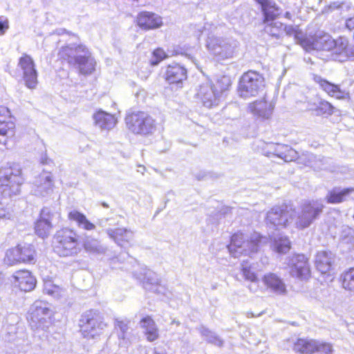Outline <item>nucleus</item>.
Listing matches in <instances>:
<instances>
[{"label": "nucleus", "mask_w": 354, "mask_h": 354, "mask_svg": "<svg viewBox=\"0 0 354 354\" xmlns=\"http://www.w3.org/2000/svg\"><path fill=\"white\" fill-rule=\"evenodd\" d=\"M15 123L13 120L7 121L1 125L2 131H0V136L3 137V140L0 139V142H3L4 145H7L8 138L14 136Z\"/></svg>", "instance_id": "45"}, {"label": "nucleus", "mask_w": 354, "mask_h": 354, "mask_svg": "<svg viewBox=\"0 0 354 354\" xmlns=\"http://www.w3.org/2000/svg\"><path fill=\"white\" fill-rule=\"evenodd\" d=\"M341 281L345 290L354 293V268L344 272L341 276Z\"/></svg>", "instance_id": "44"}, {"label": "nucleus", "mask_w": 354, "mask_h": 354, "mask_svg": "<svg viewBox=\"0 0 354 354\" xmlns=\"http://www.w3.org/2000/svg\"><path fill=\"white\" fill-rule=\"evenodd\" d=\"M9 29V21L4 16L0 17V35H3Z\"/></svg>", "instance_id": "53"}, {"label": "nucleus", "mask_w": 354, "mask_h": 354, "mask_svg": "<svg viewBox=\"0 0 354 354\" xmlns=\"http://www.w3.org/2000/svg\"><path fill=\"white\" fill-rule=\"evenodd\" d=\"M61 214L54 206H45L39 212V217L46 221L50 222L53 225L55 221H58Z\"/></svg>", "instance_id": "37"}, {"label": "nucleus", "mask_w": 354, "mask_h": 354, "mask_svg": "<svg viewBox=\"0 0 354 354\" xmlns=\"http://www.w3.org/2000/svg\"><path fill=\"white\" fill-rule=\"evenodd\" d=\"M243 277L245 280L250 281L251 283L259 282L256 273L252 270L251 266L247 261H243L241 264Z\"/></svg>", "instance_id": "48"}, {"label": "nucleus", "mask_w": 354, "mask_h": 354, "mask_svg": "<svg viewBox=\"0 0 354 354\" xmlns=\"http://www.w3.org/2000/svg\"><path fill=\"white\" fill-rule=\"evenodd\" d=\"M242 245H226V248L232 256L237 258L245 250L244 248H242Z\"/></svg>", "instance_id": "52"}, {"label": "nucleus", "mask_w": 354, "mask_h": 354, "mask_svg": "<svg viewBox=\"0 0 354 354\" xmlns=\"http://www.w3.org/2000/svg\"><path fill=\"white\" fill-rule=\"evenodd\" d=\"M274 156L282 159L284 162H291L297 158V151L289 145L277 143Z\"/></svg>", "instance_id": "31"}, {"label": "nucleus", "mask_w": 354, "mask_h": 354, "mask_svg": "<svg viewBox=\"0 0 354 354\" xmlns=\"http://www.w3.org/2000/svg\"><path fill=\"white\" fill-rule=\"evenodd\" d=\"M283 32L289 37H293L295 41L303 47V41L308 39L297 26H283Z\"/></svg>", "instance_id": "40"}, {"label": "nucleus", "mask_w": 354, "mask_h": 354, "mask_svg": "<svg viewBox=\"0 0 354 354\" xmlns=\"http://www.w3.org/2000/svg\"><path fill=\"white\" fill-rule=\"evenodd\" d=\"M334 261L335 255L331 252H318L315 260L317 268L322 273H326L332 268Z\"/></svg>", "instance_id": "25"}, {"label": "nucleus", "mask_w": 354, "mask_h": 354, "mask_svg": "<svg viewBox=\"0 0 354 354\" xmlns=\"http://www.w3.org/2000/svg\"><path fill=\"white\" fill-rule=\"evenodd\" d=\"M323 209L324 205L319 201H313L304 204L296 223L297 227L304 229L310 226L322 212Z\"/></svg>", "instance_id": "11"}, {"label": "nucleus", "mask_w": 354, "mask_h": 354, "mask_svg": "<svg viewBox=\"0 0 354 354\" xmlns=\"http://www.w3.org/2000/svg\"><path fill=\"white\" fill-rule=\"evenodd\" d=\"M50 160L48 159L47 157H42L41 158V163L43 165H48L50 162Z\"/></svg>", "instance_id": "62"}, {"label": "nucleus", "mask_w": 354, "mask_h": 354, "mask_svg": "<svg viewBox=\"0 0 354 354\" xmlns=\"http://www.w3.org/2000/svg\"><path fill=\"white\" fill-rule=\"evenodd\" d=\"M53 250L59 257H68L77 254L80 248L75 245H55Z\"/></svg>", "instance_id": "42"}, {"label": "nucleus", "mask_w": 354, "mask_h": 354, "mask_svg": "<svg viewBox=\"0 0 354 354\" xmlns=\"http://www.w3.org/2000/svg\"><path fill=\"white\" fill-rule=\"evenodd\" d=\"M136 278L142 281L144 288L149 292L156 294H162L164 288L159 283L158 274L147 268H141L139 272L136 273Z\"/></svg>", "instance_id": "16"}, {"label": "nucleus", "mask_w": 354, "mask_h": 354, "mask_svg": "<svg viewBox=\"0 0 354 354\" xmlns=\"http://www.w3.org/2000/svg\"><path fill=\"white\" fill-rule=\"evenodd\" d=\"M18 65L23 71L26 86L30 89L35 88L37 84V73L31 57L24 55L19 59Z\"/></svg>", "instance_id": "15"}, {"label": "nucleus", "mask_w": 354, "mask_h": 354, "mask_svg": "<svg viewBox=\"0 0 354 354\" xmlns=\"http://www.w3.org/2000/svg\"><path fill=\"white\" fill-rule=\"evenodd\" d=\"M317 0H301V3L309 9L314 10Z\"/></svg>", "instance_id": "57"}, {"label": "nucleus", "mask_w": 354, "mask_h": 354, "mask_svg": "<svg viewBox=\"0 0 354 354\" xmlns=\"http://www.w3.org/2000/svg\"><path fill=\"white\" fill-rule=\"evenodd\" d=\"M55 238L58 243H71L76 242L77 234L72 230L64 228L57 232Z\"/></svg>", "instance_id": "39"}, {"label": "nucleus", "mask_w": 354, "mask_h": 354, "mask_svg": "<svg viewBox=\"0 0 354 354\" xmlns=\"http://www.w3.org/2000/svg\"><path fill=\"white\" fill-rule=\"evenodd\" d=\"M138 26L142 30H149L160 28L162 24V18L157 14L142 11L137 16Z\"/></svg>", "instance_id": "19"}, {"label": "nucleus", "mask_w": 354, "mask_h": 354, "mask_svg": "<svg viewBox=\"0 0 354 354\" xmlns=\"http://www.w3.org/2000/svg\"><path fill=\"white\" fill-rule=\"evenodd\" d=\"M295 160H297L298 164L310 167L314 169H321L322 167V160L317 158L315 155L308 152L303 153L300 156L297 153V158Z\"/></svg>", "instance_id": "32"}, {"label": "nucleus", "mask_w": 354, "mask_h": 354, "mask_svg": "<svg viewBox=\"0 0 354 354\" xmlns=\"http://www.w3.org/2000/svg\"><path fill=\"white\" fill-rule=\"evenodd\" d=\"M129 322L124 320H115V327L118 332L119 346L127 347L129 344Z\"/></svg>", "instance_id": "34"}, {"label": "nucleus", "mask_w": 354, "mask_h": 354, "mask_svg": "<svg viewBox=\"0 0 354 354\" xmlns=\"http://www.w3.org/2000/svg\"><path fill=\"white\" fill-rule=\"evenodd\" d=\"M53 311L50 304L44 301H36L29 310V322L32 328L44 330L51 323Z\"/></svg>", "instance_id": "6"}, {"label": "nucleus", "mask_w": 354, "mask_h": 354, "mask_svg": "<svg viewBox=\"0 0 354 354\" xmlns=\"http://www.w3.org/2000/svg\"><path fill=\"white\" fill-rule=\"evenodd\" d=\"M293 350L303 354L317 352L322 354H330L333 351V345L328 342L317 340L298 339L294 344Z\"/></svg>", "instance_id": "10"}, {"label": "nucleus", "mask_w": 354, "mask_h": 354, "mask_svg": "<svg viewBox=\"0 0 354 354\" xmlns=\"http://www.w3.org/2000/svg\"><path fill=\"white\" fill-rule=\"evenodd\" d=\"M260 5L264 16V22L268 23L279 15V9L272 0H255Z\"/></svg>", "instance_id": "27"}, {"label": "nucleus", "mask_w": 354, "mask_h": 354, "mask_svg": "<svg viewBox=\"0 0 354 354\" xmlns=\"http://www.w3.org/2000/svg\"><path fill=\"white\" fill-rule=\"evenodd\" d=\"M293 14L291 13L290 12H288L287 11L286 13H285V15L284 17L288 19H290V20H292V17H293Z\"/></svg>", "instance_id": "63"}, {"label": "nucleus", "mask_w": 354, "mask_h": 354, "mask_svg": "<svg viewBox=\"0 0 354 354\" xmlns=\"http://www.w3.org/2000/svg\"><path fill=\"white\" fill-rule=\"evenodd\" d=\"M13 277L15 284L19 289L24 292H28L33 290L36 285V279L31 273L26 270L17 271Z\"/></svg>", "instance_id": "20"}, {"label": "nucleus", "mask_w": 354, "mask_h": 354, "mask_svg": "<svg viewBox=\"0 0 354 354\" xmlns=\"http://www.w3.org/2000/svg\"><path fill=\"white\" fill-rule=\"evenodd\" d=\"M262 281L268 288L277 295H285L287 292L286 286L283 280L274 273L266 274Z\"/></svg>", "instance_id": "22"}, {"label": "nucleus", "mask_w": 354, "mask_h": 354, "mask_svg": "<svg viewBox=\"0 0 354 354\" xmlns=\"http://www.w3.org/2000/svg\"><path fill=\"white\" fill-rule=\"evenodd\" d=\"M335 43L330 50L334 60L343 62L354 57V44H350L347 38L339 37L335 39Z\"/></svg>", "instance_id": "14"}, {"label": "nucleus", "mask_w": 354, "mask_h": 354, "mask_svg": "<svg viewBox=\"0 0 354 354\" xmlns=\"http://www.w3.org/2000/svg\"><path fill=\"white\" fill-rule=\"evenodd\" d=\"M231 86V80L230 77L226 75L221 76L219 79L217 80L216 83L214 84V87H216V89L218 90L219 95L227 90L228 88Z\"/></svg>", "instance_id": "49"}, {"label": "nucleus", "mask_w": 354, "mask_h": 354, "mask_svg": "<svg viewBox=\"0 0 354 354\" xmlns=\"http://www.w3.org/2000/svg\"><path fill=\"white\" fill-rule=\"evenodd\" d=\"M335 39L327 33H318L313 37L303 41V48L306 50H317L330 51L335 46Z\"/></svg>", "instance_id": "12"}, {"label": "nucleus", "mask_w": 354, "mask_h": 354, "mask_svg": "<svg viewBox=\"0 0 354 354\" xmlns=\"http://www.w3.org/2000/svg\"><path fill=\"white\" fill-rule=\"evenodd\" d=\"M295 211L286 205L273 207L266 215V223L273 227H286L292 221Z\"/></svg>", "instance_id": "9"}, {"label": "nucleus", "mask_w": 354, "mask_h": 354, "mask_svg": "<svg viewBox=\"0 0 354 354\" xmlns=\"http://www.w3.org/2000/svg\"><path fill=\"white\" fill-rule=\"evenodd\" d=\"M206 46L218 60L232 58L238 47V42L231 38L208 37Z\"/></svg>", "instance_id": "5"}, {"label": "nucleus", "mask_w": 354, "mask_h": 354, "mask_svg": "<svg viewBox=\"0 0 354 354\" xmlns=\"http://www.w3.org/2000/svg\"><path fill=\"white\" fill-rule=\"evenodd\" d=\"M198 330L201 333V336L208 343L214 344V346H218L219 348L223 347L224 344V341L214 332L210 330L209 329L203 326H201L199 328H198Z\"/></svg>", "instance_id": "35"}, {"label": "nucleus", "mask_w": 354, "mask_h": 354, "mask_svg": "<svg viewBox=\"0 0 354 354\" xmlns=\"http://www.w3.org/2000/svg\"><path fill=\"white\" fill-rule=\"evenodd\" d=\"M106 232L109 237L115 243L129 242L133 237V232L125 228L109 229L106 230Z\"/></svg>", "instance_id": "33"}, {"label": "nucleus", "mask_w": 354, "mask_h": 354, "mask_svg": "<svg viewBox=\"0 0 354 354\" xmlns=\"http://www.w3.org/2000/svg\"><path fill=\"white\" fill-rule=\"evenodd\" d=\"M238 242H243V243H266L267 238L257 232H253L250 236L239 232L232 235L230 243Z\"/></svg>", "instance_id": "26"}, {"label": "nucleus", "mask_w": 354, "mask_h": 354, "mask_svg": "<svg viewBox=\"0 0 354 354\" xmlns=\"http://www.w3.org/2000/svg\"><path fill=\"white\" fill-rule=\"evenodd\" d=\"M32 192L34 195L45 197L53 190V180L50 172L44 171L35 177L33 181Z\"/></svg>", "instance_id": "17"}, {"label": "nucleus", "mask_w": 354, "mask_h": 354, "mask_svg": "<svg viewBox=\"0 0 354 354\" xmlns=\"http://www.w3.org/2000/svg\"><path fill=\"white\" fill-rule=\"evenodd\" d=\"M63 289L54 284L51 281H46L44 284V292L54 297L59 298L62 296Z\"/></svg>", "instance_id": "46"}, {"label": "nucleus", "mask_w": 354, "mask_h": 354, "mask_svg": "<svg viewBox=\"0 0 354 354\" xmlns=\"http://www.w3.org/2000/svg\"><path fill=\"white\" fill-rule=\"evenodd\" d=\"M53 227V225H51L50 222L46 221L39 216L35 223V234L42 239H45L49 236Z\"/></svg>", "instance_id": "38"}, {"label": "nucleus", "mask_w": 354, "mask_h": 354, "mask_svg": "<svg viewBox=\"0 0 354 354\" xmlns=\"http://www.w3.org/2000/svg\"><path fill=\"white\" fill-rule=\"evenodd\" d=\"M21 168L17 163H7L0 169V185L10 187L12 194L17 195L20 192L23 183Z\"/></svg>", "instance_id": "7"}, {"label": "nucleus", "mask_w": 354, "mask_h": 354, "mask_svg": "<svg viewBox=\"0 0 354 354\" xmlns=\"http://www.w3.org/2000/svg\"><path fill=\"white\" fill-rule=\"evenodd\" d=\"M335 107L328 102L321 100L315 109L317 115H330L334 113Z\"/></svg>", "instance_id": "47"}, {"label": "nucleus", "mask_w": 354, "mask_h": 354, "mask_svg": "<svg viewBox=\"0 0 354 354\" xmlns=\"http://www.w3.org/2000/svg\"><path fill=\"white\" fill-rule=\"evenodd\" d=\"M166 57L165 51L160 48L155 50L153 53V58L151 60V64L158 65L160 61Z\"/></svg>", "instance_id": "51"}, {"label": "nucleus", "mask_w": 354, "mask_h": 354, "mask_svg": "<svg viewBox=\"0 0 354 354\" xmlns=\"http://www.w3.org/2000/svg\"><path fill=\"white\" fill-rule=\"evenodd\" d=\"M165 77L169 84H180L187 79V70L179 64L169 65L167 68Z\"/></svg>", "instance_id": "24"}, {"label": "nucleus", "mask_w": 354, "mask_h": 354, "mask_svg": "<svg viewBox=\"0 0 354 354\" xmlns=\"http://www.w3.org/2000/svg\"><path fill=\"white\" fill-rule=\"evenodd\" d=\"M346 26L350 30H354V17H351L346 21Z\"/></svg>", "instance_id": "58"}, {"label": "nucleus", "mask_w": 354, "mask_h": 354, "mask_svg": "<svg viewBox=\"0 0 354 354\" xmlns=\"http://www.w3.org/2000/svg\"><path fill=\"white\" fill-rule=\"evenodd\" d=\"M265 86V80L261 74L254 71L245 73L239 83L238 92L240 97L247 99L257 96Z\"/></svg>", "instance_id": "3"}, {"label": "nucleus", "mask_w": 354, "mask_h": 354, "mask_svg": "<svg viewBox=\"0 0 354 354\" xmlns=\"http://www.w3.org/2000/svg\"><path fill=\"white\" fill-rule=\"evenodd\" d=\"M277 143H268L266 145V148L263 149V153L266 156H272L274 155V151Z\"/></svg>", "instance_id": "55"}, {"label": "nucleus", "mask_w": 354, "mask_h": 354, "mask_svg": "<svg viewBox=\"0 0 354 354\" xmlns=\"http://www.w3.org/2000/svg\"><path fill=\"white\" fill-rule=\"evenodd\" d=\"M58 56L77 68L82 74H91L95 70V61L85 46L70 44L62 46Z\"/></svg>", "instance_id": "1"}, {"label": "nucleus", "mask_w": 354, "mask_h": 354, "mask_svg": "<svg viewBox=\"0 0 354 354\" xmlns=\"http://www.w3.org/2000/svg\"><path fill=\"white\" fill-rule=\"evenodd\" d=\"M314 80L323 91L332 97L337 99H344L348 95V93L342 90L339 85L333 84L319 75H315Z\"/></svg>", "instance_id": "21"}, {"label": "nucleus", "mask_w": 354, "mask_h": 354, "mask_svg": "<svg viewBox=\"0 0 354 354\" xmlns=\"http://www.w3.org/2000/svg\"><path fill=\"white\" fill-rule=\"evenodd\" d=\"M265 32L270 36L279 39L283 35V24L279 21H270L266 23Z\"/></svg>", "instance_id": "41"}, {"label": "nucleus", "mask_w": 354, "mask_h": 354, "mask_svg": "<svg viewBox=\"0 0 354 354\" xmlns=\"http://www.w3.org/2000/svg\"><path fill=\"white\" fill-rule=\"evenodd\" d=\"M102 206H103L104 207H106V208L109 207V205H108L107 203H104H104H102Z\"/></svg>", "instance_id": "64"}, {"label": "nucleus", "mask_w": 354, "mask_h": 354, "mask_svg": "<svg viewBox=\"0 0 354 354\" xmlns=\"http://www.w3.org/2000/svg\"><path fill=\"white\" fill-rule=\"evenodd\" d=\"M80 330L82 336L88 339L100 336L106 328L102 314L96 310L84 312L79 321Z\"/></svg>", "instance_id": "2"}, {"label": "nucleus", "mask_w": 354, "mask_h": 354, "mask_svg": "<svg viewBox=\"0 0 354 354\" xmlns=\"http://www.w3.org/2000/svg\"><path fill=\"white\" fill-rule=\"evenodd\" d=\"M140 326L144 329V333L149 342H153L158 338V330L155 322L149 316L142 318L140 321Z\"/></svg>", "instance_id": "30"}, {"label": "nucleus", "mask_w": 354, "mask_h": 354, "mask_svg": "<svg viewBox=\"0 0 354 354\" xmlns=\"http://www.w3.org/2000/svg\"><path fill=\"white\" fill-rule=\"evenodd\" d=\"M216 88L209 81H206L199 86L196 95L207 108H212L218 104L221 95Z\"/></svg>", "instance_id": "13"}, {"label": "nucleus", "mask_w": 354, "mask_h": 354, "mask_svg": "<svg viewBox=\"0 0 354 354\" xmlns=\"http://www.w3.org/2000/svg\"><path fill=\"white\" fill-rule=\"evenodd\" d=\"M181 343H182L181 349L182 350L185 349V351H183V352L187 351L188 350H189L191 348V346H190L189 342L188 340H187V339L182 340Z\"/></svg>", "instance_id": "59"}, {"label": "nucleus", "mask_w": 354, "mask_h": 354, "mask_svg": "<svg viewBox=\"0 0 354 354\" xmlns=\"http://www.w3.org/2000/svg\"><path fill=\"white\" fill-rule=\"evenodd\" d=\"M68 218L77 223L78 226L86 230H94L95 226L91 223L84 214L78 211L73 210L69 212Z\"/></svg>", "instance_id": "36"}, {"label": "nucleus", "mask_w": 354, "mask_h": 354, "mask_svg": "<svg viewBox=\"0 0 354 354\" xmlns=\"http://www.w3.org/2000/svg\"><path fill=\"white\" fill-rule=\"evenodd\" d=\"M351 8V4L346 1H333L328 6H325L323 12L330 13L335 11L339 12L342 14L343 12H347Z\"/></svg>", "instance_id": "43"}, {"label": "nucleus", "mask_w": 354, "mask_h": 354, "mask_svg": "<svg viewBox=\"0 0 354 354\" xmlns=\"http://www.w3.org/2000/svg\"><path fill=\"white\" fill-rule=\"evenodd\" d=\"M353 192V188L334 187L328 192L325 196V200L328 203L330 204L341 203L347 201L351 194Z\"/></svg>", "instance_id": "23"}, {"label": "nucleus", "mask_w": 354, "mask_h": 354, "mask_svg": "<svg viewBox=\"0 0 354 354\" xmlns=\"http://www.w3.org/2000/svg\"><path fill=\"white\" fill-rule=\"evenodd\" d=\"M340 237L343 243H354V230L348 227H344Z\"/></svg>", "instance_id": "50"}, {"label": "nucleus", "mask_w": 354, "mask_h": 354, "mask_svg": "<svg viewBox=\"0 0 354 354\" xmlns=\"http://www.w3.org/2000/svg\"><path fill=\"white\" fill-rule=\"evenodd\" d=\"M290 249V245H273V250L280 254H285Z\"/></svg>", "instance_id": "56"}, {"label": "nucleus", "mask_w": 354, "mask_h": 354, "mask_svg": "<svg viewBox=\"0 0 354 354\" xmlns=\"http://www.w3.org/2000/svg\"><path fill=\"white\" fill-rule=\"evenodd\" d=\"M93 118L95 125L104 130H110L116 124V120L113 115L102 111L97 112Z\"/></svg>", "instance_id": "29"}, {"label": "nucleus", "mask_w": 354, "mask_h": 354, "mask_svg": "<svg viewBox=\"0 0 354 354\" xmlns=\"http://www.w3.org/2000/svg\"><path fill=\"white\" fill-rule=\"evenodd\" d=\"M12 217V213L4 204L0 203V218L10 219Z\"/></svg>", "instance_id": "54"}, {"label": "nucleus", "mask_w": 354, "mask_h": 354, "mask_svg": "<svg viewBox=\"0 0 354 354\" xmlns=\"http://www.w3.org/2000/svg\"><path fill=\"white\" fill-rule=\"evenodd\" d=\"M258 282L257 283H252V284L249 285L248 286L249 290L251 292H256L258 290Z\"/></svg>", "instance_id": "60"}, {"label": "nucleus", "mask_w": 354, "mask_h": 354, "mask_svg": "<svg viewBox=\"0 0 354 354\" xmlns=\"http://www.w3.org/2000/svg\"><path fill=\"white\" fill-rule=\"evenodd\" d=\"M125 121L128 129L136 134H152L156 129L155 120L143 111H136L127 115Z\"/></svg>", "instance_id": "4"}, {"label": "nucleus", "mask_w": 354, "mask_h": 354, "mask_svg": "<svg viewBox=\"0 0 354 354\" xmlns=\"http://www.w3.org/2000/svg\"><path fill=\"white\" fill-rule=\"evenodd\" d=\"M35 254L32 245H17L6 251L4 263L8 266L21 262L34 263Z\"/></svg>", "instance_id": "8"}, {"label": "nucleus", "mask_w": 354, "mask_h": 354, "mask_svg": "<svg viewBox=\"0 0 354 354\" xmlns=\"http://www.w3.org/2000/svg\"><path fill=\"white\" fill-rule=\"evenodd\" d=\"M274 244L277 243H290V241L287 240V239L285 237L284 239L283 237L279 238V241L274 239Z\"/></svg>", "instance_id": "61"}, {"label": "nucleus", "mask_w": 354, "mask_h": 354, "mask_svg": "<svg viewBox=\"0 0 354 354\" xmlns=\"http://www.w3.org/2000/svg\"><path fill=\"white\" fill-rule=\"evenodd\" d=\"M248 109L253 115L257 117L268 118L272 114L273 106L265 100H259L250 103Z\"/></svg>", "instance_id": "28"}, {"label": "nucleus", "mask_w": 354, "mask_h": 354, "mask_svg": "<svg viewBox=\"0 0 354 354\" xmlns=\"http://www.w3.org/2000/svg\"><path fill=\"white\" fill-rule=\"evenodd\" d=\"M290 274L300 279H307L310 273L308 259L302 254H295L290 260Z\"/></svg>", "instance_id": "18"}]
</instances>
